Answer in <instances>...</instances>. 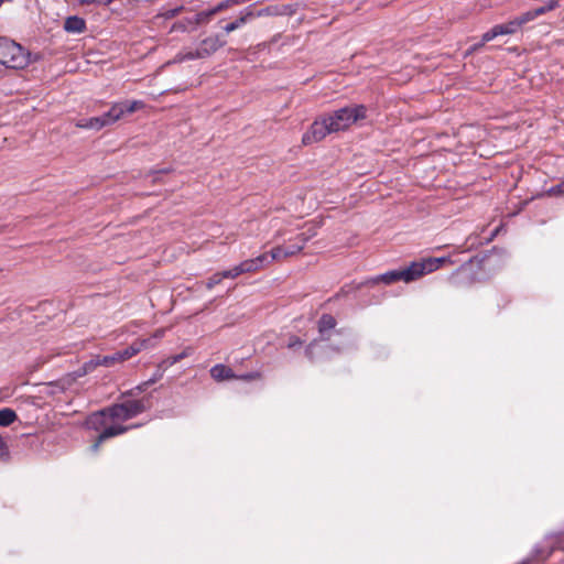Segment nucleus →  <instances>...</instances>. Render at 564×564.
Masks as SVG:
<instances>
[{"mask_svg":"<svg viewBox=\"0 0 564 564\" xmlns=\"http://www.w3.org/2000/svg\"><path fill=\"white\" fill-rule=\"evenodd\" d=\"M138 426H140V424H134V425H130V426H123V425L106 426V424H105L100 429V430H102L100 432V441H106L108 438L121 435V434L126 433L127 431H129L130 429L138 427Z\"/></svg>","mask_w":564,"mask_h":564,"instance_id":"4468645a","label":"nucleus"},{"mask_svg":"<svg viewBox=\"0 0 564 564\" xmlns=\"http://www.w3.org/2000/svg\"><path fill=\"white\" fill-rule=\"evenodd\" d=\"M240 274H243L240 263L234 267L232 269L221 271V275L224 276V279H236Z\"/></svg>","mask_w":564,"mask_h":564,"instance_id":"cd10ccee","label":"nucleus"},{"mask_svg":"<svg viewBox=\"0 0 564 564\" xmlns=\"http://www.w3.org/2000/svg\"><path fill=\"white\" fill-rule=\"evenodd\" d=\"M166 368L158 366L156 371L153 373V376L148 380V383L154 384L163 377V372Z\"/></svg>","mask_w":564,"mask_h":564,"instance_id":"72a5a7b5","label":"nucleus"},{"mask_svg":"<svg viewBox=\"0 0 564 564\" xmlns=\"http://www.w3.org/2000/svg\"><path fill=\"white\" fill-rule=\"evenodd\" d=\"M30 53L17 42L0 37V64L8 68L21 69L28 66Z\"/></svg>","mask_w":564,"mask_h":564,"instance_id":"7ed1b4c3","label":"nucleus"},{"mask_svg":"<svg viewBox=\"0 0 564 564\" xmlns=\"http://www.w3.org/2000/svg\"><path fill=\"white\" fill-rule=\"evenodd\" d=\"M96 368L94 359L85 362L79 369L74 372L75 378L84 377Z\"/></svg>","mask_w":564,"mask_h":564,"instance_id":"bb28decb","label":"nucleus"},{"mask_svg":"<svg viewBox=\"0 0 564 564\" xmlns=\"http://www.w3.org/2000/svg\"><path fill=\"white\" fill-rule=\"evenodd\" d=\"M143 107L144 102L141 100L118 102L110 108V117L115 118L118 121L122 118L124 113H132L137 110L142 109Z\"/></svg>","mask_w":564,"mask_h":564,"instance_id":"1a4fd4ad","label":"nucleus"},{"mask_svg":"<svg viewBox=\"0 0 564 564\" xmlns=\"http://www.w3.org/2000/svg\"><path fill=\"white\" fill-rule=\"evenodd\" d=\"M113 0H100L99 3L104 6H109Z\"/></svg>","mask_w":564,"mask_h":564,"instance_id":"79ce46f5","label":"nucleus"},{"mask_svg":"<svg viewBox=\"0 0 564 564\" xmlns=\"http://www.w3.org/2000/svg\"><path fill=\"white\" fill-rule=\"evenodd\" d=\"M183 10V7H176L174 9H167L165 11H163L160 15L166 20L169 19H173L175 18L176 15H178Z\"/></svg>","mask_w":564,"mask_h":564,"instance_id":"7c9ffc66","label":"nucleus"},{"mask_svg":"<svg viewBox=\"0 0 564 564\" xmlns=\"http://www.w3.org/2000/svg\"><path fill=\"white\" fill-rule=\"evenodd\" d=\"M315 236H316V230L314 227H311L306 231L299 234L296 236L295 240L304 248L306 242Z\"/></svg>","mask_w":564,"mask_h":564,"instance_id":"a878e982","label":"nucleus"},{"mask_svg":"<svg viewBox=\"0 0 564 564\" xmlns=\"http://www.w3.org/2000/svg\"><path fill=\"white\" fill-rule=\"evenodd\" d=\"M17 420V413L9 409L0 410V426H9Z\"/></svg>","mask_w":564,"mask_h":564,"instance_id":"4be33fe9","label":"nucleus"},{"mask_svg":"<svg viewBox=\"0 0 564 564\" xmlns=\"http://www.w3.org/2000/svg\"><path fill=\"white\" fill-rule=\"evenodd\" d=\"M253 17H254V14L252 11H247L245 13H241L235 21L226 24L224 26V31L226 33H231V32L236 31L237 29H239L240 26H242L243 24H246Z\"/></svg>","mask_w":564,"mask_h":564,"instance_id":"f3484780","label":"nucleus"},{"mask_svg":"<svg viewBox=\"0 0 564 564\" xmlns=\"http://www.w3.org/2000/svg\"><path fill=\"white\" fill-rule=\"evenodd\" d=\"M316 344H317V340L315 339L312 343H310L307 345V347L305 348V355L312 361L314 360V347L316 346Z\"/></svg>","mask_w":564,"mask_h":564,"instance_id":"e433bc0d","label":"nucleus"},{"mask_svg":"<svg viewBox=\"0 0 564 564\" xmlns=\"http://www.w3.org/2000/svg\"><path fill=\"white\" fill-rule=\"evenodd\" d=\"M527 22L524 21L523 14L501 24H497L489 31L485 32L481 36V42L474 46V50L484 46L485 43L494 40L500 35H511L517 33Z\"/></svg>","mask_w":564,"mask_h":564,"instance_id":"39448f33","label":"nucleus"},{"mask_svg":"<svg viewBox=\"0 0 564 564\" xmlns=\"http://www.w3.org/2000/svg\"><path fill=\"white\" fill-rule=\"evenodd\" d=\"M151 386V383H148V380L140 383L139 386H137L135 388L133 389H130L129 391L124 392L123 395H128V397H137V393H134V390H138V392H143L145 391L149 387Z\"/></svg>","mask_w":564,"mask_h":564,"instance_id":"2f4dec72","label":"nucleus"},{"mask_svg":"<svg viewBox=\"0 0 564 564\" xmlns=\"http://www.w3.org/2000/svg\"><path fill=\"white\" fill-rule=\"evenodd\" d=\"M224 276L221 275V272H217L213 274L207 281H206V288L208 290H212L216 284H219Z\"/></svg>","mask_w":564,"mask_h":564,"instance_id":"c756f323","label":"nucleus"},{"mask_svg":"<svg viewBox=\"0 0 564 564\" xmlns=\"http://www.w3.org/2000/svg\"><path fill=\"white\" fill-rule=\"evenodd\" d=\"M210 376L216 381H224V380H230V379H237L238 376L235 375L231 368L218 364L212 367L210 369Z\"/></svg>","mask_w":564,"mask_h":564,"instance_id":"ddd939ff","label":"nucleus"},{"mask_svg":"<svg viewBox=\"0 0 564 564\" xmlns=\"http://www.w3.org/2000/svg\"><path fill=\"white\" fill-rule=\"evenodd\" d=\"M269 263V254L262 253L253 259L240 262L242 273H252L260 270L264 264Z\"/></svg>","mask_w":564,"mask_h":564,"instance_id":"f8f14e48","label":"nucleus"},{"mask_svg":"<svg viewBox=\"0 0 564 564\" xmlns=\"http://www.w3.org/2000/svg\"><path fill=\"white\" fill-rule=\"evenodd\" d=\"M302 344H303V341L301 340L300 337L293 336V337L290 338L288 347L289 348H294L296 346H301Z\"/></svg>","mask_w":564,"mask_h":564,"instance_id":"58836bf2","label":"nucleus"},{"mask_svg":"<svg viewBox=\"0 0 564 564\" xmlns=\"http://www.w3.org/2000/svg\"><path fill=\"white\" fill-rule=\"evenodd\" d=\"M105 441H100V434L98 435V437L96 438L95 443L91 445V451L93 452H98L100 445L104 443Z\"/></svg>","mask_w":564,"mask_h":564,"instance_id":"ea45409f","label":"nucleus"},{"mask_svg":"<svg viewBox=\"0 0 564 564\" xmlns=\"http://www.w3.org/2000/svg\"><path fill=\"white\" fill-rule=\"evenodd\" d=\"M546 1V4L545 6H542L540 8H536L532 11H528V12H524L522 13L523 14V18H524V21L528 23L532 20H534L536 17L539 15H542L549 11H552L554 9H556L558 7V1L557 0H545Z\"/></svg>","mask_w":564,"mask_h":564,"instance_id":"2eb2a0df","label":"nucleus"},{"mask_svg":"<svg viewBox=\"0 0 564 564\" xmlns=\"http://www.w3.org/2000/svg\"><path fill=\"white\" fill-rule=\"evenodd\" d=\"M227 41L220 34H212L203 39L195 48H183L174 57V62L206 59L223 48Z\"/></svg>","mask_w":564,"mask_h":564,"instance_id":"f03ea898","label":"nucleus"},{"mask_svg":"<svg viewBox=\"0 0 564 564\" xmlns=\"http://www.w3.org/2000/svg\"><path fill=\"white\" fill-rule=\"evenodd\" d=\"M336 325L337 322L333 315L323 314L317 323L318 333L324 336L327 330L334 329Z\"/></svg>","mask_w":564,"mask_h":564,"instance_id":"a211bd4d","label":"nucleus"},{"mask_svg":"<svg viewBox=\"0 0 564 564\" xmlns=\"http://www.w3.org/2000/svg\"><path fill=\"white\" fill-rule=\"evenodd\" d=\"M260 378H261L260 372H249V373H246V375H242V376H238L237 379H241V380H246V381H252V380H257V379H260Z\"/></svg>","mask_w":564,"mask_h":564,"instance_id":"4c0bfd02","label":"nucleus"},{"mask_svg":"<svg viewBox=\"0 0 564 564\" xmlns=\"http://www.w3.org/2000/svg\"><path fill=\"white\" fill-rule=\"evenodd\" d=\"M94 361H95L96 367H98V366L111 367V366H113L117 362H121L120 359H119V354L118 352H115V354L109 355V356H102V357L101 356H96L94 358Z\"/></svg>","mask_w":564,"mask_h":564,"instance_id":"aec40b11","label":"nucleus"},{"mask_svg":"<svg viewBox=\"0 0 564 564\" xmlns=\"http://www.w3.org/2000/svg\"><path fill=\"white\" fill-rule=\"evenodd\" d=\"M150 406L151 402L149 397L116 403L90 414L87 419V426L94 431H100L105 425V416H109L112 420L128 421L145 412Z\"/></svg>","mask_w":564,"mask_h":564,"instance_id":"f257e3e1","label":"nucleus"},{"mask_svg":"<svg viewBox=\"0 0 564 564\" xmlns=\"http://www.w3.org/2000/svg\"><path fill=\"white\" fill-rule=\"evenodd\" d=\"M329 133H333V130H330L326 117L323 116L315 120L311 124L310 129L303 134L302 143L304 145H310L319 142Z\"/></svg>","mask_w":564,"mask_h":564,"instance_id":"423d86ee","label":"nucleus"},{"mask_svg":"<svg viewBox=\"0 0 564 564\" xmlns=\"http://www.w3.org/2000/svg\"><path fill=\"white\" fill-rule=\"evenodd\" d=\"M286 258L293 257L303 250V247L296 241L293 245L284 246Z\"/></svg>","mask_w":564,"mask_h":564,"instance_id":"c85d7f7f","label":"nucleus"},{"mask_svg":"<svg viewBox=\"0 0 564 564\" xmlns=\"http://www.w3.org/2000/svg\"><path fill=\"white\" fill-rule=\"evenodd\" d=\"M398 281H402L401 270H392L383 274L377 275L375 278H371L362 283H359L357 285V289H360L361 286L365 285H375L378 283H384L389 285Z\"/></svg>","mask_w":564,"mask_h":564,"instance_id":"9b49d317","label":"nucleus"},{"mask_svg":"<svg viewBox=\"0 0 564 564\" xmlns=\"http://www.w3.org/2000/svg\"><path fill=\"white\" fill-rule=\"evenodd\" d=\"M429 269L430 267H427L425 259L413 261L406 268L401 269L402 281L405 283L413 282L430 273Z\"/></svg>","mask_w":564,"mask_h":564,"instance_id":"0eeeda50","label":"nucleus"},{"mask_svg":"<svg viewBox=\"0 0 564 564\" xmlns=\"http://www.w3.org/2000/svg\"><path fill=\"white\" fill-rule=\"evenodd\" d=\"M213 9L204 10L195 14L194 18H188L186 21L188 24H193L194 26L199 24H206L210 21V19L214 17Z\"/></svg>","mask_w":564,"mask_h":564,"instance_id":"6ab92c4d","label":"nucleus"},{"mask_svg":"<svg viewBox=\"0 0 564 564\" xmlns=\"http://www.w3.org/2000/svg\"><path fill=\"white\" fill-rule=\"evenodd\" d=\"M191 354H192V348L187 347L182 352L162 360V362L160 364V367L167 368L170 366H173L176 362L181 361L182 359L188 357Z\"/></svg>","mask_w":564,"mask_h":564,"instance_id":"412c9836","label":"nucleus"},{"mask_svg":"<svg viewBox=\"0 0 564 564\" xmlns=\"http://www.w3.org/2000/svg\"><path fill=\"white\" fill-rule=\"evenodd\" d=\"M366 107L362 105H357L352 107H344L334 112L325 116L330 130L333 132H338L349 128L352 123L361 120L366 117Z\"/></svg>","mask_w":564,"mask_h":564,"instance_id":"20e7f679","label":"nucleus"},{"mask_svg":"<svg viewBox=\"0 0 564 564\" xmlns=\"http://www.w3.org/2000/svg\"><path fill=\"white\" fill-rule=\"evenodd\" d=\"M187 21L186 19L184 21H178V22H175L173 25H172V29L171 31H180V32H186L187 31Z\"/></svg>","mask_w":564,"mask_h":564,"instance_id":"c9c22d12","label":"nucleus"},{"mask_svg":"<svg viewBox=\"0 0 564 564\" xmlns=\"http://www.w3.org/2000/svg\"><path fill=\"white\" fill-rule=\"evenodd\" d=\"M153 343L151 338H142L134 340L129 347L123 350L117 351L119 354L120 361H124L137 355L143 349L152 347Z\"/></svg>","mask_w":564,"mask_h":564,"instance_id":"9d476101","label":"nucleus"},{"mask_svg":"<svg viewBox=\"0 0 564 564\" xmlns=\"http://www.w3.org/2000/svg\"><path fill=\"white\" fill-rule=\"evenodd\" d=\"M117 120L110 117V109L99 117L79 120L76 126L83 129L100 130L101 128L115 123Z\"/></svg>","mask_w":564,"mask_h":564,"instance_id":"6e6552de","label":"nucleus"},{"mask_svg":"<svg viewBox=\"0 0 564 564\" xmlns=\"http://www.w3.org/2000/svg\"><path fill=\"white\" fill-rule=\"evenodd\" d=\"M242 1L243 0H224V1L219 2L218 4H216L215 7H213L212 9H213L214 14L216 15L217 13L227 10L235 4H240Z\"/></svg>","mask_w":564,"mask_h":564,"instance_id":"393cba45","label":"nucleus"},{"mask_svg":"<svg viewBox=\"0 0 564 564\" xmlns=\"http://www.w3.org/2000/svg\"><path fill=\"white\" fill-rule=\"evenodd\" d=\"M549 194L552 196H564V180L555 186H552L549 189Z\"/></svg>","mask_w":564,"mask_h":564,"instance_id":"473e14b6","label":"nucleus"},{"mask_svg":"<svg viewBox=\"0 0 564 564\" xmlns=\"http://www.w3.org/2000/svg\"><path fill=\"white\" fill-rule=\"evenodd\" d=\"M267 253L269 254V263L286 259L284 246H278Z\"/></svg>","mask_w":564,"mask_h":564,"instance_id":"b1692460","label":"nucleus"},{"mask_svg":"<svg viewBox=\"0 0 564 564\" xmlns=\"http://www.w3.org/2000/svg\"><path fill=\"white\" fill-rule=\"evenodd\" d=\"M64 29L69 33H82L86 29V22L83 18L72 15L65 20Z\"/></svg>","mask_w":564,"mask_h":564,"instance_id":"dca6fc26","label":"nucleus"},{"mask_svg":"<svg viewBox=\"0 0 564 564\" xmlns=\"http://www.w3.org/2000/svg\"><path fill=\"white\" fill-rule=\"evenodd\" d=\"M425 262H426L427 267H430V269H429L430 273L434 272L435 270H437L445 262L453 263L448 258H445V257H441V258H426Z\"/></svg>","mask_w":564,"mask_h":564,"instance_id":"5701e85b","label":"nucleus"},{"mask_svg":"<svg viewBox=\"0 0 564 564\" xmlns=\"http://www.w3.org/2000/svg\"><path fill=\"white\" fill-rule=\"evenodd\" d=\"M477 260V258H473L470 259L469 261L463 263L457 270L456 272L452 275V280H454L457 275H459L460 273L467 271V269L473 265L474 261Z\"/></svg>","mask_w":564,"mask_h":564,"instance_id":"f704fd0d","label":"nucleus"},{"mask_svg":"<svg viewBox=\"0 0 564 564\" xmlns=\"http://www.w3.org/2000/svg\"><path fill=\"white\" fill-rule=\"evenodd\" d=\"M164 333H165V330H164V329H158V330L154 333L153 337H150V338H151V339H153V338H162V337L164 336Z\"/></svg>","mask_w":564,"mask_h":564,"instance_id":"a19ab883","label":"nucleus"}]
</instances>
